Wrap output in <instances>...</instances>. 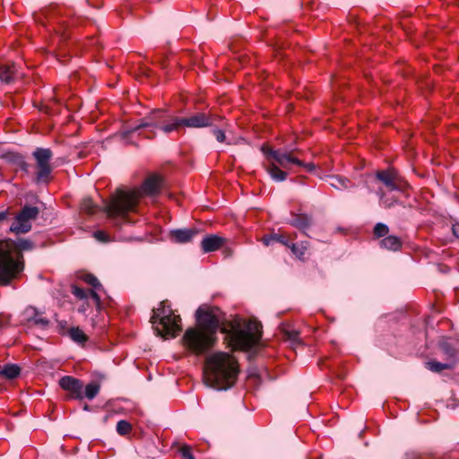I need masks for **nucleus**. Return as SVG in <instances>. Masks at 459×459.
Instances as JSON below:
<instances>
[{"label":"nucleus","mask_w":459,"mask_h":459,"mask_svg":"<svg viewBox=\"0 0 459 459\" xmlns=\"http://www.w3.org/2000/svg\"><path fill=\"white\" fill-rule=\"evenodd\" d=\"M219 312L217 308L197 309L198 327L187 329L183 336V343L188 350L201 354L214 345L221 325Z\"/></svg>","instance_id":"obj_2"},{"label":"nucleus","mask_w":459,"mask_h":459,"mask_svg":"<svg viewBox=\"0 0 459 459\" xmlns=\"http://www.w3.org/2000/svg\"><path fill=\"white\" fill-rule=\"evenodd\" d=\"M8 163L16 166L18 169L24 172L29 171V164L26 162L24 157L19 153L8 152L4 156Z\"/></svg>","instance_id":"obj_17"},{"label":"nucleus","mask_w":459,"mask_h":459,"mask_svg":"<svg viewBox=\"0 0 459 459\" xmlns=\"http://www.w3.org/2000/svg\"><path fill=\"white\" fill-rule=\"evenodd\" d=\"M198 233L196 229H179L170 232L171 238L178 243H186Z\"/></svg>","instance_id":"obj_15"},{"label":"nucleus","mask_w":459,"mask_h":459,"mask_svg":"<svg viewBox=\"0 0 459 459\" xmlns=\"http://www.w3.org/2000/svg\"><path fill=\"white\" fill-rule=\"evenodd\" d=\"M81 209L89 214H93L97 210V206L94 204L91 198L85 197L82 201Z\"/></svg>","instance_id":"obj_29"},{"label":"nucleus","mask_w":459,"mask_h":459,"mask_svg":"<svg viewBox=\"0 0 459 459\" xmlns=\"http://www.w3.org/2000/svg\"><path fill=\"white\" fill-rule=\"evenodd\" d=\"M238 373L236 359L229 353L219 351L206 358L204 381L207 386L226 390L234 385Z\"/></svg>","instance_id":"obj_3"},{"label":"nucleus","mask_w":459,"mask_h":459,"mask_svg":"<svg viewBox=\"0 0 459 459\" xmlns=\"http://www.w3.org/2000/svg\"><path fill=\"white\" fill-rule=\"evenodd\" d=\"M454 367V361H448L446 363H440L437 361H428L426 362V368L433 372H441L444 369H450Z\"/></svg>","instance_id":"obj_25"},{"label":"nucleus","mask_w":459,"mask_h":459,"mask_svg":"<svg viewBox=\"0 0 459 459\" xmlns=\"http://www.w3.org/2000/svg\"><path fill=\"white\" fill-rule=\"evenodd\" d=\"M283 337L288 340L293 347H297L301 344L299 339V333L295 329L282 328Z\"/></svg>","instance_id":"obj_23"},{"label":"nucleus","mask_w":459,"mask_h":459,"mask_svg":"<svg viewBox=\"0 0 459 459\" xmlns=\"http://www.w3.org/2000/svg\"><path fill=\"white\" fill-rule=\"evenodd\" d=\"M261 150L268 160H272L283 169H290L291 164L303 165V161L294 156V151L273 150L266 146H263Z\"/></svg>","instance_id":"obj_8"},{"label":"nucleus","mask_w":459,"mask_h":459,"mask_svg":"<svg viewBox=\"0 0 459 459\" xmlns=\"http://www.w3.org/2000/svg\"><path fill=\"white\" fill-rule=\"evenodd\" d=\"M182 126V123L180 122V117H173L171 122L165 124L159 128L164 133V134H169L172 131L178 130Z\"/></svg>","instance_id":"obj_28"},{"label":"nucleus","mask_w":459,"mask_h":459,"mask_svg":"<svg viewBox=\"0 0 459 459\" xmlns=\"http://www.w3.org/2000/svg\"><path fill=\"white\" fill-rule=\"evenodd\" d=\"M300 167H304L307 171H313L315 169V165L313 163H304Z\"/></svg>","instance_id":"obj_42"},{"label":"nucleus","mask_w":459,"mask_h":459,"mask_svg":"<svg viewBox=\"0 0 459 459\" xmlns=\"http://www.w3.org/2000/svg\"><path fill=\"white\" fill-rule=\"evenodd\" d=\"M225 242L223 238L217 235H208L201 242V247L204 253L213 252L221 248Z\"/></svg>","instance_id":"obj_13"},{"label":"nucleus","mask_w":459,"mask_h":459,"mask_svg":"<svg viewBox=\"0 0 459 459\" xmlns=\"http://www.w3.org/2000/svg\"><path fill=\"white\" fill-rule=\"evenodd\" d=\"M69 336L74 342L78 343H84L88 340L84 332L79 327H72L69 330Z\"/></svg>","instance_id":"obj_27"},{"label":"nucleus","mask_w":459,"mask_h":459,"mask_svg":"<svg viewBox=\"0 0 459 459\" xmlns=\"http://www.w3.org/2000/svg\"><path fill=\"white\" fill-rule=\"evenodd\" d=\"M262 241L265 246H270L274 242L281 243L285 247L290 246V240L288 237L281 233H273L268 236H264L262 238Z\"/></svg>","instance_id":"obj_20"},{"label":"nucleus","mask_w":459,"mask_h":459,"mask_svg":"<svg viewBox=\"0 0 459 459\" xmlns=\"http://www.w3.org/2000/svg\"><path fill=\"white\" fill-rule=\"evenodd\" d=\"M291 226L297 228L301 231H306L313 224V219L311 216L305 213L293 214V219L289 222Z\"/></svg>","instance_id":"obj_14"},{"label":"nucleus","mask_w":459,"mask_h":459,"mask_svg":"<svg viewBox=\"0 0 459 459\" xmlns=\"http://www.w3.org/2000/svg\"><path fill=\"white\" fill-rule=\"evenodd\" d=\"M163 185V178L154 174L148 177L139 188L129 191L119 189L105 205V212L109 218L125 219L129 212L135 211L140 198L158 195Z\"/></svg>","instance_id":"obj_1"},{"label":"nucleus","mask_w":459,"mask_h":459,"mask_svg":"<svg viewBox=\"0 0 459 459\" xmlns=\"http://www.w3.org/2000/svg\"><path fill=\"white\" fill-rule=\"evenodd\" d=\"M221 331L228 333L227 338L233 350H248L255 346L261 337L258 325L251 322L244 327H241L238 322H233L230 330L223 327Z\"/></svg>","instance_id":"obj_4"},{"label":"nucleus","mask_w":459,"mask_h":459,"mask_svg":"<svg viewBox=\"0 0 459 459\" xmlns=\"http://www.w3.org/2000/svg\"><path fill=\"white\" fill-rule=\"evenodd\" d=\"M214 117L205 113H196L188 117H180L183 126L201 128L212 126L213 125Z\"/></svg>","instance_id":"obj_10"},{"label":"nucleus","mask_w":459,"mask_h":459,"mask_svg":"<svg viewBox=\"0 0 459 459\" xmlns=\"http://www.w3.org/2000/svg\"><path fill=\"white\" fill-rule=\"evenodd\" d=\"M388 231V227L381 222L377 223V225L374 228V234L377 238L385 237V235H387Z\"/></svg>","instance_id":"obj_32"},{"label":"nucleus","mask_w":459,"mask_h":459,"mask_svg":"<svg viewBox=\"0 0 459 459\" xmlns=\"http://www.w3.org/2000/svg\"><path fill=\"white\" fill-rule=\"evenodd\" d=\"M22 255L13 257L9 250L0 246V284L7 285L23 271Z\"/></svg>","instance_id":"obj_6"},{"label":"nucleus","mask_w":459,"mask_h":459,"mask_svg":"<svg viewBox=\"0 0 459 459\" xmlns=\"http://www.w3.org/2000/svg\"><path fill=\"white\" fill-rule=\"evenodd\" d=\"M213 134L219 143H224L226 141V135L223 130L214 129Z\"/></svg>","instance_id":"obj_39"},{"label":"nucleus","mask_w":459,"mask_h":459,"mask_svg":"<svg viewBox=\"0 0 459 459\" xmlns=\"http://www.w3.org/2000/svg\"><path fill=\"white\" fill-rule=\"evenodd\" d=\"M268 165L265 166V170L270 175L271 178L276 182H282L287 178V172L280 169L281 166L268 160Z\"/></svg>","instance_id":"obj_16"},{"label":"nucleus","mask_w":459,"mask_h":459,"mask_svg":"<svg viewBox=\"0 0 459 459\" xmlns=\"http://www.w3.org/2000/svg\"><path fill=\"white\" fill-rule=\"evenodd\" d=\"M18 75L19 74L14 64L4 65L0 68V79L5 83L12 82L16 77H18Z\"/></svg>","instance_id":"obj_18"},{"label":"nucleus","mask_w":459,"mask_h":459,"mask_svg":"<svg viewBox=\"0 0 459 459\" xmlns=\"http://www.w3.org/2000/svg\"><path fill=\"white\" fill-rule=\"evenodd\" d=\"M34 323L36 325H40L46 326L48 325V320H47L46 318H43V317H39V318L34 319Z\"/></svg>","instance_id":"obj_41"},{"label":"nucleus","mask_w":459,"mask_h":459,"mask_svg":"<svg viewBox=\"0 0 459 459\" xmlns=\"http://www.w3.org/2000/svg\"><path fill=\"white\" fill-rule=\"evenodd\" d=\"M441 351L450 359L449 361H454V364L456 360L457 351L452 346V344L446 341L442 342L440 343Z\"/></svg>","instance_id":"obj_26"},{"label":"nucleus","mask_w":459,"mask_h":459,"mask_svg":"<svg viewBox=\"0 0 459 459\" xmlns=\"http://www.w3.org/2000/svg\"><path fill=\"white\" fill-rule=\"evenodd\" d=\"M180 454H181V456L183 457V459H195V457L191 452V447L188 446H183L180 448Z\"/></svg>","instance_id":"obj_37"},{"label":"nucleus","mask_w":459,"mask_h":459,"mask_svg":"<svg viewBox=\"0 0 459 459\" xmlns=\"http://www.w3.org/2000/svg\"><path fill=\"white\" fill-rule=\"evenodd\" d=\"M100 392V385L96 383H91L85 387L84 396L89 400L93 399Z\"/></svg>","instance_id":"obj_30"},{"label":"nucleus","mask_w":459,"mask_h":459,"mask_svg":"<svg viewBox=\"0 0 459 459\" xmlns=\"http://www.w3.org/2000/svg\"><path fill=\"white\" fill-rule=\"evenodd\" d=\"M383 204L385 205V207H391L392 205L391 203H387L386 201H383Z\"/></svg>","instance_id":"obj_44"},{"label":"nucleus","mask_w":459,"mask_h":459,"mask_svg":"<svg viewBox=\"0 0 459 459\" xmlns=\"http://www.w3.org/2000/svg\"><path fill=\"white\" fill-rule=\"evenodd\" d=\"M39 213V210L35 206H24L16 215L15 221L10 230L17 234L27 233L31 229V221L35 220Z\"/></svg>","instance_id":"obj_9"},{"label":"nucleus","mask_w":459,"mask_h":459,"mask_svg":"<svg viewBox=\"0 0 459 459\" xmlns=\"http://www.w3.org/2000/svg\"><path fill=\"white\" fill-rule=\"evenodd\" d=\"M6 214L5 212H0V221L4 220L5 218Z\"/></svg>","instance_id":"obj_45"},{"label":"nucleus","mask_w":459,"mask_h":459,"mask_svg":"<svg viewBox=\"0 0 459 459\" xmlns=\"http://www.w3.org/2000/svg\"><path fill=\"white\" fill-rule=\"evenodd\" d=\"M32 156L36 160L37 182H48L52 172L50 165V160L53 157L52 151L48 148L39 147L32 152Z\"/></svg>","instance_id":"obj_7"},{"label":"nucleus","mask_w":459,"mask_h":459,"mask_svg":"<svg viewBox=\"0 0 459 459\" xmlns=\"http://www.w3.org/2000/svg\"><path fill=\"white\" fill-rule=\"evenodd\" d=\"M180 317L176 316L169 307H166L165 302L160 303V307L153 310L151 317V323L155 326L157 333L162 337H175L181 327L179 325Z\"/></svg>","instance_id":"obj_5"},{"label":"nucleus","mask_w":459,"mask_h":459,"mask_svg":"<svg viewBox=\"0 0 459 459\" xmlns=\"http://www.w3.org/2000/svg\"><path fill=\"white\" fill-rule=\"evenodd\" d=\"M59 385L64 390L70 393L71 398L78 400H82L83 398L82 384L79 379L65 376L60 378Z\"/></svg>","instance_id":"obj_11"},{"label":"nucleus","mask_w":459,"mask_h":459,"mask_svg":"<svg viewBox=\"0 0 459 459\" xmlns=\"http://www.w3.org/2000/svg\"><path fill=\"white\" fill-rule=\"evenodd\" d=\"M20 371H21V369L17 365L8 364V365H5L0 370V376H3L7 379H13L20 375Z\"/></svg>","instance_id":"obj_24"},{"label":"nucleus","mask_w":459,"mask_h":459,"mask_svg":"<svg viewBox=\"0 0 459 459\" xmlns=\"http://www.w3.org/2000/svg\"><path fill=\"white\" fill-rule=\"evenodd\" d=\"M328 184L337 189L342 190L349 187L350 181L347 178L339 176H328L326 178Z\"/></svg>","instance_id":"obj_22"},{"label":"nucleus","mask_w":459,"mask_h":459,"mask_svg":"<svg viewBox=\"0 0 459 459\" xmlns=\"http://www.w3.org/2000/svg\"><path fill=\"white\" fill-rule=\"evenodd\" d=\"M132 429V425L124 420H121L117 424V431L120 435H126L128 434Z\"/></svg>","instance_id":"obj_31"},{"label":"nucleus","mask_w":459,"mask_h":459,"mask_svg":"<svg viewBox=\"0 0 459 459\" xmlns=\"http://www.w3.org/2000/svg\"><path fill=\"white\" fill-rule=\"evenodd\" d=\"M88 297H91L96 302L97 305L100 304V298L96 291L89 290Z\"/></svg>","instance_id":"obj_40"},{"label":"nucleus","mask_w":459,"mask_h":459,"mask_svg":"<svg viewBox=\"0 0 459 459\" xmlns=\"http://www.w3.org/2000/svg\"><path fill=\"white\" fill-rule=\"evenodd\" d=\"M93 236L97 240L100 242L106 243L109 241V237L105 231L97 230L93 233Z\"/></svg>","instance_id":"obj_36"},{"label":"nucleus","mask_w":459,"mask_h":459,"mask_svg":"<svg viewBox=\"0 0 459 459\" xmlns=\"http://www.w3.org/2000/svg\"><path fill=\"white\" fill-rule=\"evenodd\" d=\"M151 126H154V125L151 122H143L140 125H138L137 126L132 128L131 130L122 133L120 134V137H121V139L126 140L129 134L134 133V132L137 131L138 129L144 128V127H151Z\"/></svg>","instance_id":"obj_33"},{"label":"nucleus","mask_w":459,"mask_h":459,"mask_svg":"<svg viewBox=\"0 0 459 459\" xmlns=\"http://www.w3.org/2000/svg\"><path fill=\"white\" fill-rule=\"evenodd\" d=\"M72 293L79 299H84L88 298L89 291L74 285L72 287Z\"/></svg>","instance_id":"obj_34"},{"label":"nucleus","mask_w":459,"mask_h":459,"mask_svg":"<svg viewBox=\"0 0 459 459\" xmlns=\"http://www.w3.org/2000/svg\"><path fill=\"white\" fill-rule=\"evenodd\" d=\"M380 245L385 249L396 251L401 247L402 242L399 238L390 235L383 238Z\"/></svg>","instance_id":"obj_21"},{"label":"nucleus","mask_w":459,"mask_h":459,"mask_svg":"<svg viewBox=\"0 0 459 459\" xmlns=\"http://www.w3.org/2000/svg\"><path fill=\"white\" fill-rule=\"evenodd\" d=\"M290 248L292 254L299 260H304V255L309 247L308 241H301L299 243H290L288 247Z\"/></svg>","instance_id":"obj_19"},{"label":"nucleus","mask_w":459,"mask_h":459,"mask_svg":"<svg viewBox=\"0 0 459 459\" xmlns=\"http://www.w3.org/2000/svg\"><path fill=\"white\" fill-rule=\"evenodd\" d=\"M17 247L20 250H31L34 244L29 239H20L17 243Z\"/></svg>","instance_id":"obj_35"},{"label":"nucleus","mask_w":459,"mask_h":459,"mask_svg":"<svg viewBox=\"0 0 459 459\" xmlns=\"http://www.w3.org/2000/svg\"><path fill=\"white\" fill-rule=\"evenodd\" d=\"M376 177L387 189L393 191L399 188V177L394 169L379 170L377 172Z\"/></svg>","instance_id":"obj_12"},{"label":"nucleus","mask_w":459,"mask_h":459,"mask_svg":"<svg viewBox=\"0 0 459 459\" xmlns=\"http://www.w3.org/2000/svg\"><path fill=\"white\" fill-rule=\"evenodd\" d=\"M85 281L91 285L94 288H99L100 286V281L97 277L92 274H87L84 278Z\"/></svg>","instance_id":"obj_38"},{"label":"nucleus","mask_w":459,"mask_h":459,"mask_svg":"<svg viewBox=\"0 0 459 459\" xmlns=\"http://www.w3.org/2000/svg\"><path fill=\"white\" fill-rule=\"evenodd\" d=\"M452 230H453L455 236L459 238V223L454 224Z\"/></svg>","instance_id":"obj_43"}]
</instances>
